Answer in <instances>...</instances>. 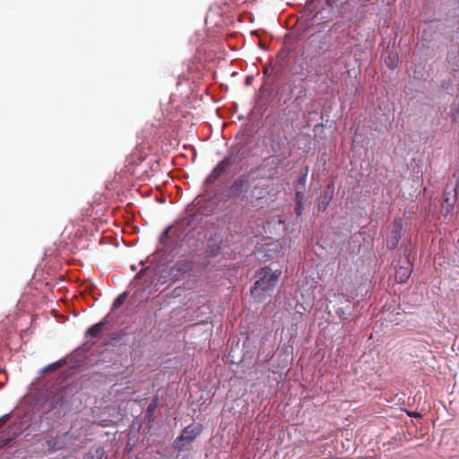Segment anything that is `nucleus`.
I'll list each match as a JSON object with an SVG mask.
<instances>
[{
  "label": "nucleus",
  "instance_id": "f257e3e1",
  "mask_svg": "<svg viewBox=\"0 0 459 459\" xmlns=\"http://www.w3.org/2000/svg\"><path fill=\"white\" fill-rule=\"evenodd\" d=\"M86 334L96 339V342H101L106 348L100 351V358L97 361V367L100 370L112 368L115 364V323L112 316H107L101 322L91 326Z\"/></svg>",
  "mask_w": 459,
  "mask_h": 459
},
{
  "label": "nucleus",
  "instance_id": "f03ea898",
  "mask_svg": "<svg viewBox=\"0 0 459 459\" xmlns=\"http://www.w3.org/2000/svg\"><path fill=\"white\" fill-rule=\"evenodd\" d=\"M248 153V150L244 148V145H232L227 156L221 160L211 173L205 178L204 183L208 186L212 185L224 176L229 169L244 160Z\"/></svg>",
  "mask_w": 459,
  "mask_h": 459
},
{
  "label": "nucleus",
  "instance_id": "7ed1b4c3",
  "mask_svg": "<svg viewBox=\"0 0 459 459\" xmlns=\"http://www.w3.org/2000/svg\"><path fill=\"white\" fill-rule=\"evenodd\" d=\"M281 276V271H273L265 266L256 272L257 280L251 287V295L255 298L262 299L265 292L272 290L278 282Z\"/></svg>",
  "mask_w": 459,
  "mask_h": 459
},
{
  "label": "nucleus",
  "instance_id": "20e7f679",
  "mask_svg": "<svg viewBox=\"0 0 459 459\" xmlns=\"http://www.w3.org/2000/svg\"><path fill=\"white\" fill-rule=\"evenodd\" d=\"M254 169L237 178L229 188L230 196L244 198L245 195L250 190L252 183L255 181V178L252 177Z\"/></svg>",
  "mask_w": 459,
  "mask_h": 459
},
{
  "label": "nucleus",
  "instance_id": "39448f33",
  "mask_svg": "<svg viewBox=\"0 0 459 459\" xmlns=\"http://www.w3.org/2000/svg\"><path fill=\"white\" fill-rule=\"evenodd\" d=\"M203 431V426L200 424H191L186 427L181 435L174 441V447L178 450H184L186 446L191 444Z\"/></svg>",
  "mask_w": 459,
  "mask_h": 459
},
{
  "label": "nucleus",
  "instance_id": "423d86ee",
  "mask_svg": "<svg viewBox=\"0 0 459 459\" xmlns=\"http://www.w3.org/2000/svg\"><path fill=\"white\" fill-rule=\"evenodd\" d=\"M459 190V178L456 179L455 184H447L443 194L442 210L446 214L450 213L457 202V192Z\"/></svg>",
  "mask_w": 459,
  "mask_h": 459
},
{
  "label": "nucleus",
  "instance_id": "0eeeda50",
  "mask_svg": "<svg viewBox=\"0 0 459 459\" xmlns=\"http://www.w3.org/2000/svg\"><path fill=\"white\" fill-rule=\"evenodd\" d=\"M402 232H403V224L401 221H394L393 224V228L389 233V235L386 238V247L389 250L394 249L401 238H402Z\"/></svg>",
  "mask_w": 459,
  "mask_h": 459
},
{
  "label": "nucleus",
  "instance_id": "6e6552de",
  "mask_svg": "<svg viewBox=\"0 0 459 459\" xmlns=\"http://www.w3.org/2000/svg\"><path fill=\"white\" fill-rule=\"evenodd\" d=\"M148 154V152H144L142 145H137L134 152L130 155L128 160L132 165H138L146 159Z\"/></svg>",
  "mask_w": 459,
  "mask_h": 459
},
{
  "label": "nucleus",
  "instance_id": "1a4fd4ad",
  "mask_svg": "<svg viewBox=\"0 0 459 459\" xmlns=\"http://www.w3.org/2000/svg\"><path fill=\"white\" fill-rule=\"evenodd\" d=\"M411 270L409 266H400L395 273V280L400 283L407 281L411 275Z\"/></svg>",
  "mask_w": 459,
  "mask_h": 459
},
{
  "label": "nucleus",
  "instance_id": "9d476101",
  "mask_svg": "<svg viewBox=\"0 0 459 459\" xmlns=\"http://www.w3.org/2000/svg\"><path fill=\"white\" fill-rule=\"evenodd\" d=\"M104 455V449L100 446L91 447L84 455L82 459H102Z\"/></svg>",
  "mask_w": 459,
  "mask_h": 459
},
{
  "label": "nucleus",
  "instance_id": "9b49d317",
  "mask_svg": "<svg viewBox=\"0 0 459 459\" xmlns=\"http://www.w3.org/2000/svg\"><path fill=\"white\" fill-rule=\"evenodd\" d=\"M188 126V124L186 122H182L179 125V130L177 132L176 135L172 137V140L177 142H181L184 140H188V137L184 136L185 129Z\"/></svg>",
  "mask_w": 459,
  "mask_h": 459
},
{
  "label": "nucleus",
  "instance_id": "f8f14e48",
  "mask_svg": "<svg viewBox=\"0 0 459 459\" xmlns=\"http://www.w3.org/2000/svg\"><path fill=\"white\" fill-rule=\"evenodd\" d=\"M175 268L179 273H186V272L191 271V269H192V263L189 262V261H178L176 264Z\"/></svg>",
  "mask_w": 459,
  "mask_h": 459
},
{
  "label": "nucleus",
  "instance_id": "ddd939ff",
  "mask_svg": "<svg viewBox=\"0 0 459 459\" xmlns=\"http://www.w3.org/2000/svg\"><path fill=\"white\" fill-rule=\"evenodd\" d=\"M336 314L342 321H347L351 316V310L350 307H339L336 310Z\"/></svg>",
  "mask_w": 459,
  "mask_h": 459
},
{
  "label": "nucleus",
  "instance_id": "4468645a",
  "mask_svg": "<svg viewBox=\"0 0 459 459\" xmlns=\"http://www.w3.org/2000/svg\"><path fill=\"white\" fill-rule=\"evenodd\" d=\"M386 65L391 68V69H394L397 66V64H398V57L396 55L394 54H390L385 60Z\"/></svg>",
  "mask_w": 459,
  "mask_h": 459
},
{
  "label": "nucleus",
  "instance_id": "2eb2a0df",
  "mask_svg": "<svg viewBox=\"0 0 459 459\" xmlns=\"http://www.w3.org/2000/svg\"><path fill=\"white\" fill-rule=\"evenodd\" d=\"M156 408H157V399H154L148 405V408H147V416L150 418V420H152V413L155 411Z\"/></svg>",
  "mask_w": 459,
  "mask_h": 459
},
{
  "label": "nucleus",
  "instance_id": "dca6fc26",
  "mask_svg": "<svg viewBox=\"0 0 459 459\" xmlns=\"http://www.w3.org/2000/svg\"><path fill=\"white\" fill-rule=\"evenodd\" d=\"M64 403V397L61 394H58L57 399L53 401L50 404L51 409H55L57 406H61Z\"/></svg>",
  "mask_w": 459,
  "mask_h": 459
},
{
  "label": "nucleus",
  "instance_id": "f3484780",
  "mask_svg": "<svg viewBox=\"0 0 459 459\" xmlns=\"http://www.w3.org/2000/svg\"><path fill=\"white\" fill-rule=\"evenodd\" d=\"M59 367H60L59 362H55V363L49 364L44 368V372L54 371V370L57 369Z\"/></svg>",
  "mask_w": 459,
  "mask_h": 459
},
{
  "label": "nucleus",
  "instance_id": "a211bd4d",
  "mask_svg": "<svg viewBox=\"0 0 459 459\" xmlns=\"http://www.w3.org/2000/svg\"><path fill=\"white\" fill-rule=\"evenodd\" d=\"M48 446H51V447H53L55 449H58V447H56V443H55L54 439L48 440Z\"/></svg>",
  "mask_w": 459,
  "mask_h": 459
},
{
  "label": "nucleus",
  "instance_id": "6ab92c4d",
  "mask_svg": "<svg viewBox=\"0 0 459 459\" xmlns=\"http://www.w3.org/2000/svg\"><path fill=\"white\" fill-rule=\"evenodd\" d=\"M124 301V297L121 295L120 297L117 298V307L122 304Z\"/></svg>",
  "mask_w": 459,
  "mask_h": 459
},
{
  "label": "nucleus",
  "instance_id": "aec40b11",
  "mask_svg": "<svg viewBox=\"0 0 459 459\" xmlns=\"http://www.w3.org/2000/svg\"><path fill=\"white\" fill-rule=\"evenodd\" d=\"M422 39H425V40L428 39V38H427V31L426 30H423V32H422Z\"/></svg>",
  "mask_w": 459,
  "mask_h": 459
},
{
  "label": "nucleus",
  "instance_id": "412c9836",
  "mask_svg": "<svg viewBox=\"0 0 459 459\" xmlns=\"http://www.w3.org/2000/svg\"><path fill=\"white\" fill-rule=\"evenodd\" d=\"M143 273V270H141V271L137 273L136 277H140Z\"/></svg>",
  "mask_w": 459,
  "mask_h": 459
},
{
  "label": "nucleus",
  "instance_id": "4be33fe9",
  "mask_svg": "<svg viewBox=\"0 0 459 459\" xmlns=\"http://www.w3.org/2000/svg\"><path fill=\"white\" fill-rule=\"evenodd\" d=\"M169 230H170V228H168V229L165 230V232H164V235H165V236H167V235H168V232H169Z\"/></svg>",
  "mask_w": 459,
  "mask_h": 459
},
{
  "label": "nucleus",
  "instance_id": "5701e85b",
  "mask_svg": "<svg viewBox=\"0 0 459 459\" xmlns=\"http://www.w3.org/2000/svg\"><path fill=\"white\" fill-rule=\"evenodd\" d=\"M188 134H191V136H194L195 135V133L193 132V130L189 131Z\"/></svg>",
  "mask_w": 459,
  "mask_h": 459
},
{
  "label": "nucleus",
  "instance_id": "b1692460",
  "mask_svg": "<svg viewBox=\"0 0 459 459\" xmlns=\"http://www.w3.org/2000/svg\"><path fill=\"white\" fill-rule=\"evenodd\" d=\"M420 415L419 413H414L413 417H420Z\"/></svg>",
  "mask_w": 459,
  "mask_h": 459
},
{
  "label": "nucleus",
  "instance_id": "393cba45",
  "mask_svg": "<svg viewBox=\"0 0 459 459\" xmlns=\"http://www.w3.org/2000/svg\"><path fill=\"white\" fill-rule=\"evenodd\" d=\"M452 117H453V120H455V114H452Z\"/></svg>",
  "mask_w": 459,
  "mask_h": 459
},
{
  "label": "nucleus",
  "instance_id": "a878e982",
  "mask_svg": "<svg viewBox=\"0 0 459 459\" xmlns=\"http://www.w3.org/2000/svg\"><path fill=\"white\" fill-rule=\"evenodd\" d=\"M115 307V301L112 304V309Z\"/></svg>",
  "mask_w": 459,
  "mask_h": 459
}]
</instances>
